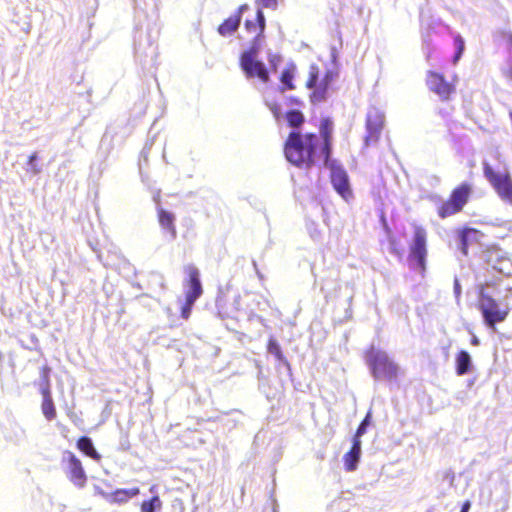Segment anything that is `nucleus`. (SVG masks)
<instances>
[{
  "mask_svg": "<svg viewBox=\"0 0 512 512\" xmlns=\"http://www.w3.org/2000/svg\"><path fill=\"white\" fill-rule=\"evenodd\" d=\"M333 126L328 118L321 120L319 134L291 131L283 144L286 160L300 169H310L318 161H328L332 155Z\"/></svg>",
  "mask_w": 512,
  "mask_h": 512,
  "instance_id": "obj_1",
  "label": "nucleus"
},
{
  "mask_svg": "<svg viewBox=\"0 0 512 512\" xmlns=\"http://www.w3.org/2000/svg\"><path fill=\"white\" fill-rule=\"evenodd\" d=\"M365 360L375 379L392 381L397 378L398 366L386 352L372 346L366 350Z\"/></svg>",
  "mask_w": 512,
  "mask_h": 512,
  "instance_id": "obj_2",
  "label": "nucleus"
},
{
  "mask_svg": "<svg viewBox=\"0 0 512 512\" xmlns=\"http://www.w3.org/2000/svg\"><path fill=\"white\" fill-rule=\"evenodd\" d=\"M427 256V232L422 226L415 225L413 239L408 246L407 260L410 267L424 274L427 268Z\"/></svg>",
  "mask_w": 512,
  "mask_h": 512,
  "instance_id": "obj_3",
  "label": "nucleus"
},
{
  "mask_svg": "<svg viewBox=\"0 0 512 512\" xmlns=\"http://www.w3.org/2000/svg\"><path fill=\"white\" fill-rule=\"evenodd\" d=\"M472 194L471 184L464 182L452 189L449 197L437 207L440 219L454 216L464 209Z\"/></svg>",
  "mask_w": 512,
  "mask_h": 512,
  "instance_id": "obj_4",
  "label": "nucleus"
},
{
  "mask_svg": "<svg viewBox=\"0 0 512 512\" xmlns=\"http://www.w3.org/2000/svg\"><path fill=\"white\" fill-rule=\"evenodd\" d=\"M478 309L481 311L484 323L490 328H495L496 324L505 321L510 313V307L507 304L501 305L483 288L479 292Z\"/></svg>",
  "mask_w": 512,
  "mask_h": 512,
  "instance_id": "obj_5",
  "label": "nucleus"
},
{
  "mask_svg": "<svg viewBox=\"0 0 512 512\" xmlns=\"http://www.w3.org/2000/svg\"><path fill=\"white\" fill-rule=\"evenodd\" d=\"M456 80L454 76L452 81H448L444 74L429 70L426 73V85L428 89L435 93L442 101H450L456 93Z\"/></svg>",
  "mask_w": 512,
  "mask_h": 512,
  "instance_id": "obj_6",
  "label": "nucleus"
},
{
  "mask_svg": "<svg viewBox=\"0 0 512 512\" xmlns=\"http://www.w3.org/2000/svg\"><path fill=\"white\" fill-rule=\"evenodd\" d=\"M484 176L497 192L499 197L512 205V179L509 173H496L487 162L483 163Z\"/></svg>",
  "mask_w": 512,
  "mask_h": 512,
  "instance_id": "obj_7",
  "label": "nucleus"
},
{
  "mask_svg": "<svg viewBox=\"0 0 512 512\" xmlns=\"http://www.w3.org/2000/svg\"><path fill=\"white\" fill-rule=\"evenodd\" d=\"M323 164L330 169V180L333 188L345 200L353 197V192L349 184V177L346 170L338 161L329 157L328 161H323Z\"/></svg>",
  "mask_w": 512,
  "mask_h": 512,
  "instance_id": "obj_8",
  "label": "nucleus"
},
{
  "mask_svg": "<svg viewBox=\"0 0 512 512\" xmlns=\"http://www.w3.org/2000/svg\"><path fill=\"white\" fill-rule=\"evenodd\" d=\"M61 464L67 478L77 487H84L87 483V475L81 460L69 450L63 452Z\"/></svg>",
  "mask_w": 512,
  "mask_h": 512,
  "instance_id": "obj_9",
  "label": "nucleus"
},
{
  "mask_svg": "<svg viewBox=\"0 0 512 512\" xmlns=\"http://www.w3.org/2000/svg\"><path fill=\"white\" fill-rule=\"evenodd\" d=\"M365 127V146L375 145L380 140L381 133L385 127V114L379 108H370L366 115Z\"/></svg>",
  "mask_w": 512,
  "mask_h": 512,
  "instance_id": "obj_10",
  "label": "nucleus"
},
{
  "mask_svg": "<svg viewBox=\"0 0 512 512\" xmlns=\"http://www.w3.org/2000/svg\"><path fill=\"white\" fill-rule=\"evenodd\" d=\"M185 279L183 286L185 287V296L200 298L203 294V287L200 278V270L192 263L184 266Z\"/></svg>",
  "mask_w": 512,
  "mask_h": 512,
  "instance_id": "obj_11",
  "label": "nucleus"
},
{
  "mask_svg": "<svg viewBox=\"0 0 512 512\" xmlns=\"http://www.w3.org/2000/svg\"><path fill=\"white\" fill-rule=\"evenodd\" d=\"M239 65L246 78H258L263 83L270 81L269 72L263 62L245 58L243 61H239Z\"/></svg>",
  "mask_w": 512,
  "mask_h": 512,
  "instance_id": "obj_12",
  "label": "nucleus"
},
{
  "mask_svg": "<svg viewBox=\"0 0 512 512\" xmlns=\"http://www.w3.org/2000/svg\"><path fill=\"white\" fill-rule=\"evenodd\" d=\"M248 9L247 4L240 5L235 13L226 18L217 28V32L221 36H228L236 32L240 26L242 14Z\"/></svg>",
  "mask_w": 512,
  "mask_h": 512,
  "instance_id": "obj_13",
  "label": "nucleus"
},
{
  "mask_svg": "<svg viewBox=\"0 0 512 512\" xmlns=\"http://www.w3.org/2000/svg\"><path fill=\"white\" fill-rule=\"evenodd\" d=\"M337 73L333 70H327L320 79L318 86L310 95L312 102H322L326 99L327 92L332 87Z\"/></svg>",
  "mask_w": 512,
  "mask_h": 512,
  "instance_id": "obj_14",
  "label": "nucleus"
},
{
  "mask_svg": "<svg viewBox=\"0 0 512 512\" xmlns=\"http://www.w3.org/2000/svg\"><path fill=\"white\" fill-rule=\"evenodd\" d=\"M139 493L140 489L138 487H133L130 489L119 488L111 493H103L102 495L108 503L121 505L138 496Z\"/></svg>",
  "mask_w": 512,
  "mask_h": 512,
  "instance_id": "obj_15",
  "label": "nucleus"
},
{
  "mask_svg": "<svg viewBox=\"0 0 512 512\" xmlns=\"http://www.w3.org/2000/svg\"><path fill=\"white\" fill-rule=\"evenodd\" d=\"M483 234L475 228H463L459 232L461 251L464 255L468 254V247L470 244L480 242Z\"/></svg>",
  "mask_w": 512,
  "mask_h": 512,
  "instance_id": "obj_16",
  "label": "nucleus"
},
{
  "mask_svg": "<svg viewBox=\"0 0 512 512\" xmlns=\"http://www.w3.org/2000/svg\"><path fill=\"white\" fill-rule=\"evenodd\" d=\"M247 32L254 35V38H263L265 30V17L261 9L257 10L253 20H246L244 23Z\"/></svg>",
  "mask_w": 512,
  "mask_h": 512,
  "instance_id": "obj_17",
  "label": "nucleus"
},
{
  "mask_svg": "<svg viewBox=\"0 0 512 512\" xmlns=\"http://www.w3.org/2000/svg\"><path fill=\"white\" fill-rule=\"evenodd\" d=\"M361 440L353 439L350 450L344 455L343 461L347 471H354L360 459Z\"/></svg>",
  "mask_w": 512,
  "mask_h": 512,
  "instance_id": "obj_18",
  "label": "nucleus"
},
{
  "mask_svg": "<svg viewBox=\"0 0 512 512\" xmlns=\"http://www.w3.org/2000/svg\"><path fill=\"white\" fill-rule=\"evenodd\" d=\"M40 392L43 397L41 403V411L46 420L52 421L56 418L57 412L55 404L53 402L51 388L45 387V389H40Z\"/></svg>",
  "mask_w": 512,
  "mask_h": 512,
  "instance_id": "obj_19",
  "label": "nucleus"
},
{
  "mask_svg": "<svg viewBox=\"0 0 512 512\" xmlns=\"http://www.w3.org/2000/svg\"><path fill=\"white\" fill-rule=\"evenodd\" d=\"M77 449L84 455L90 457L95 461L101 460V455L97 452L92 440L87 436H81L76 441Z\"/></svg>",
  "mask_w": 512,
  "mask_h": 512,
  "instance_id": "obj_20",
  "label": "nucleus"
},
{
  "mask_svg": "<svg viewBox=\"0 0 512 512\" xmlns=\"http://www.w3.org/2000/svg\"><path fill=\"white\" fill-rule=\"evenodd\" d=\"M174 220L175 217L171 212L166 211L164 209L158 210L159 224L163 229H166L170 233L172 238H175L177 234Z\"/></svg>",
  "mask_w": 512,
  "mask_h": 512,
  "instance_id": "obj_21",
  "label": "nucleus"
},
{
  "mask_svg": "<svg viewBox=\"0 0 512 512\" xmlns=\"http://www.w3.org/2000/svg\"><path fill=\"white\" fill-rule=\"evenodd\" d=\"M456 373L457 375H465L471 370V357L465 350H461L456 354Z\"/></svg>",
  "mask_w": 512,
  "mask_h": 512,
  "instance_id": "obj_22",
  "label": "nucleus"
},
{
  "mask_svg": "<svg viewBox=\"0 0 512 512\" xmlns=\"http://www.w3.org/2000/svg\"><path fill=\"white\" fill-rule=\"evenodd\" d=\"M284 117L288 126L293 129H299L305 122L304 114L297 109L287 111Z\"/></svg>",
  "mask_w": 512,
  "mask_h": 512,
  "instance_id": "obj_23",
  "label": "nucleus"
},
{
  "mask_svg": "<svg viewBox=\"0 0 512 512\" xmlns=\"http://www.w3.org/2000/svg\"><path fill=\"white\" fill-rule=\"evenodd\" d=\"M267 351L268 353L272 354L275 356V358L285 364V365H288V360L286 359V357L284 356L282 350H281V347L279 345V343L277 342V340L274 338V337H270L268 339V342H267Z\"/></svg>",
  "mask_w": 512,
  "mask_h": 512,
  "instance_id": "obj_24",
  "label": "nucleus"
},
{
  "mask_svg": "<svg viewBox=\"0 0 512 512\" xmlns=\"http://www.w3.org/2000/svg\"><path fill=\"white\" fill-rule=\"evenodd\" d=\"M261 40L262 38H254L250 47L241 53L239 61H243L245 58L257 60L256 57L260 51Z\"/></svg>",
  "mask_w": 512,
  "mask_h": 512,
  "instance_id": "obj_25",
  "label": "nucleus"
},
{
  "mask_svg": "<svg viewBox=\"0 0 512 512\" xmlns=\"http://www.w3.org/2000/svg\"><path fill=\"white\" fill-rule=\"evenodd\" d=\"M294 74H295L294 66L287 67L282 71L280 81L283 84L285 89L293 90L295 88V86L293 84Z\"/></svg>",
  "mask_w": 512,
  "mask_h": 512,
  "instance_id": "obj_26",
  "label": "nucleus"
},
{
  "mask_svg": "<svg viewBox=\"0 0 512 512\" xmlns=\"http://www.w3.org/2000/svg\"><path fill=\"white\" fill-rule=\"evenodd\" d=\"M162 507V501L158 495H154L151 499L145 500L141 503L140 509L142 512H156Z\"/></svg>",
  "mask_w": 512,
  "mask_h": 512,
  "instance_id": "obj_27",
  "label": "nucleus"
},
{
  "mask_svg": "<svg viewBox=\"0 0 512 512\" xmlns=\"http://www.w3.org/2000/svg\"><path fill=\"white\" fill-rule=\"evenodd\" d=\"M319 81V68L316 65H311L309 68L308 79L306 81V87L315 90Z\"/></svg>",
  "mask_w": 512,
  "mask_h": 512,
  "instance_id": "obj_28",
  "label": "nucleus"
},
{
  "mask_svg": "<svg viewBox=\"0 0 512 512\" xmlns=\"http://www.w3.org/2000/svg\"><path fill=\"white\" fill-rule=\"evenodd\" d=\"M196 300L197 298H194L192 296H185V302L181 307V317L183 319L187 320L190 317L192 307Z\"/></svg>",
  "mask_w": 512,
  "mask_h": 512,
  "instance_id": "obj_29",
  "label": "nucleus"
},
{
  "mask_svg": "<svg viewBox=\"0 0 512 512\" xmlns=\"http://www.w3.org/2000/svg\"><path fill=\"white\" fill-rule=\"evenodd\" d=\"M454 44L456 46V53L454 55L453 62L457 63L464 52L465 42H464V39L460 35H456L454 37Z\"/></svg>",
  "mask_w": 512,
  "mask_h": 512,
  "instance_id": "obj_30",
  "label": "nucleus"
},
{
  "mask_svg": "<svg viewBox=\"0 0 512 512\" xmlns=\"http://www.w3.org/2000/svg\"><path fill=\"white\" fill-rule=\"evenodd\" d=\"M50 372H51V368L48 367L47 365L43 366L41 369H40V375H41V383H40V389H45V387L47 388H51V385H50Z\"/></svg>",
  "mask_w": 512,
  "mask_h": 512,
  "instance_id": "obj_31",
  "label": "nucleus"
},
{
  "mask_svg": "<svg viewBox=\"0 0 512 512\" xmlns=\"http://www.w3.org/2000/svg\"><path fill=\"white\" fill-rule=\"evenodd\" d=\"M369 418H370V415L367 414L366 417L362 420V422L360 423V425L358 426L354 436H353V439H357V440H360L361 436L363 434H365L366 432V428L369 424Z\"/></svg>",
  "mask_w": 512,
  "mask_h": 512,
  "instance_id": "obj_32",
  "label": "nucleus"
},
{
  "mask_svg": "<svg viewBox=\"0 0 512 512\" xmlns=\"http://www.w3.org/2000/svg\"><path fill=\"white\" fill-rule=\"evenodd\" d=\"M256 2L262 8L276 10L278 7V0H256Z\"/></svg>",
  "mask_w": 512,
  "mask_h": 512,
  "instance_id": "obj_33",
  "label": "nucleus"
},
{
  "mask_svg": "<svg viewBox=\"0 0 512 512\" xmlns=\"http://www.w3.org/2000/svg\"><path fill=\"white\" fill-rule=\"evenodd\" d=\"M268 107L269 109L271 110L274 118L278 121L281 119L282 117V113H281V108L279 106V104L277 103H271V104H268Z\"/></svg>",
  "mask_w": 512,
  "mask_h": 512,
  "instance_id": "obj_34",
  "label": "nucleus"
},
{
  "mask_svg": "<svg viewBox=\"0 0 512 512\" xmlns=\"http://www.w3.org/2000/svg\"><path fill=\"white\" fill-rule=\"evenodd\" d=\"M281 61V57L277 54H272L269 56V62L274 71L277 69V64Z\"/></svg>",
  "mask_w": 512,
  "mask_h": 512,
  "instance_id": "obj_35",
  "label": "nucleus"
},
{
  "mask_svg": "<svg viewBox=\"0 0 512 512\" xmlns=\"http://www.w3.org/2000/svg\"><path fill=\"white\" fill-rule=\"evenodd\" d=\"M471 508V502L469 500H466L463 504H462V507H461V511L460 512H469Z\"/></svg>",
  "mask_w": 512,
  "mask_h": 512,
  "instance_id": "obj_36",
  "label": "nucleus"
},
{
  "mask_svg": "<svg viewBox=\"0 0 512 512\" xmlns=\"http://www.w3.org/2000/svg\"><path fill=\"white\" fill-rule=\"evenodd\" d=\"M471 344L474 345V346H477L479 345V339L474 336L472 339H471Z\"/></svg>",
  "mask_w": 512,
  "mask_h": 512,
  "instance_id": "obj_37",
  "label": "nucleus"
},
{
  "mask_svg": "<svg viewBox=\"0 0 512 512\" xmlns=\"http://www.w3.org/2000/svg\"><path fill=\"white\" fill-rule=\"evenodd\" d=\"M507 42L509 46L512 48V33L507 34Z\"/></svg>",
  "mask_w": 512,
  "mask_h": 512,
  "instance_id": "obj_38",
  "label": "nucleus"
},
{
  "mask_svg": "<svg viewBox=\"0 0 512 512\" xmlns=\"http://www.w3.org/2000/svg\"><path fill=\"white\" fill-rule=\"evenodd\" d=\"M37 158V155L36 153L32 154L30 157H29V162L32 163L33 161H35Z\"/></svg>",
  "mask_w": 512,
  "mask_h": 512,
  "instance_id": "obj_39",
  "label": "nucleus"
},
{
  "mask_svg": "<svg viewBox=\"0 0 512 512\" xmlns=\"http://www.w3.org/2000/svg\"><path fill=\"white\" fill-rule=\"evenodd\" d=\"M506 76L512 81V68L506 72Z\"/></svg>",
  "mask_w": 512,
  "mask_h": 512,
  "instance_id": "obj_40",
  "label": "nucleus"
},
{
  "mask_svg": "<svg viewBox=\"0 0 512 512\" xmlns=\"http://www.w3.org/2000/svg\"><path fill=\"white\" fill-rule=\"evenodd\" d=\"M493 268L498 270L499 272H503L504 271L503 267H501V266L493 265Z\"/></svg>",
  "mask_w": 512,
  "mask_h": 512,
  "instance_id": "obj_41",
  "label": "nucleus"
},
{
  "mask_svg": "<svg viewBox=\"0 0 512 512\" xmlns=\"http://www.w3.org/2000/svg\"><path fill=\"white\" fill-rule=\"evenodd\" d=\"M154 488H155V486H152V487L150 488V491H151V492H153V491H154Z\"/></svg>",
  "mask_w": 512,
  "mask_h": 512,
  "instance_id": "obj_42",
  "label": "nucleus"
},
{
  "mask_svg": "<svg viewBox=\"0 0 512 512\" xmlns=\"http://www.w3.org/2000/svg\"><path fill=\"white\" fill-rule=\"evenodd\" d=\"M35 173H38L40 170L39 169H34L33 170Z\"/></svg>",
  "mask_w": 512,
  "mask_h": 512,
  "instance_id": "obj_43",
  "label": "nucleus"
}]
</instances>
